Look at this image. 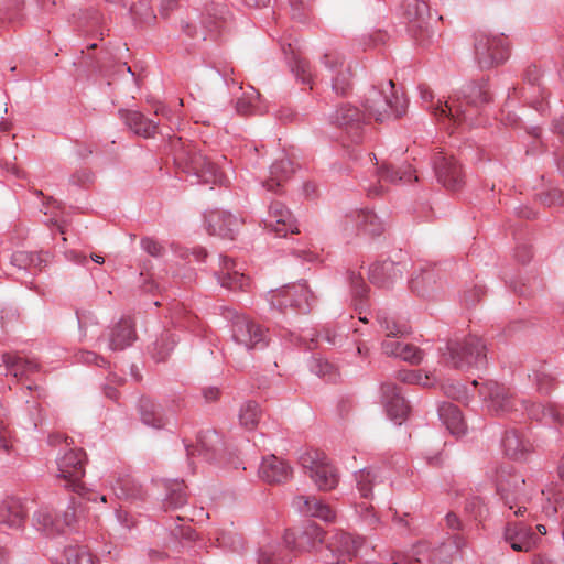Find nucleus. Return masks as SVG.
Here are the masks:
<instances>
[{
	"label": "nucleus",
	"mask_w": 564,
	"mask_h": 564,
	"mask_svg": "<svg viewBox=\"0 0 564 564\" xmlns=\"http://www.w3.org/2000/svg\"><path fill=\"white\" fill-rule=\"evenodd\" d=\"M491 101V94L486 82L466 85L459 95L438 101L433 107L437 120H447L453 126H459L471 119L474 109Z\"/></svg>",
	"instance_id": "f257e3e1"
},
{
	"label": "nucleus",
	"mask_w": 564,
	"mask_h": 564,
	"mask_svg": "<svg viewBox=\"0 0 564 564\" xmlns=\"http://www.w3.org/2000/svg\"><path fill=\"white\" fill-rule=\"evenodd\" d=\"M175 164L186 173L194 174L203 183L224 184L227 177L220 162L198 149L197 144L182 145L175 154Z\"/></svg>",
	"instance_id": "f03ea898"
},
{
	"label": "nucleus",
	"mask_w": 564,
	"mask_h": 564,
	"mask_svg": "<svg viewBox=\"0 0 564 564\" xmlns=\"http://www.w3.org/2000/svg\"><path fill=\"white\" fill-rule=\"evenodd\" d=\"M231 12L221 1H210L204 4L198 23L182 21L181 29L189 37L216 39L231 24Z\"/></svg>",
	"instance_id": "7ed1b4c3"
},
{
	"label": "nucleus",
	"mask_w": 564,
	"mask_h": 564,
	"mask_svg": "<svg viewBox=\"0 0 564 564\" xmlns=\"http://www.w3.org/2000/svg\"><path fill=\"white\" fill-rule=\"evenodd\" d=\"M408 101L399 96L392 80H388L381 88L372 87L365 98L364 108L369 118L382 122L392 117L399 118L405 113Z\"/></svg>",
	"instance_id": "20e7f679"
},
{
	"label": "nucleus",
	"mask_w": 564,
	"mask_h": 564,
	"mask_svg": "<svg viewBox=\"0 0 564 564\" xmlns=\"http://www.w3.org/2000/svg\"><path fill=\"white\" fill-rule=\"evenodd\" d=\"M485 348L480 338L469 336L462 343L449 344L443 361L456 369L482 368L486 365Z\"/></svg>",
	"instance_id": "39448f33"
},
{
	"label": "nucleus",
	"mask_w": 564,
	"mask_h": 564,
	"mask_svg": "<svg viewBox=\"0 0 564 564\" xmlns=\"http://www.w3.org/2000/svg\"><path fill=\"white\" fill-rule=\"evenodd\" d=\"M479 392L487 412L491 415H513L514 419L519 416V405L523 404L519 403V400L505 386L496 381H488L481 384Z\"/></svg>",
	"instance_id": "423d86ee"
},
{
	"label": "nucleus",
	"mask_w": 564,
	"mask_h": 564,
	"mask_svg": "<svg viewBox=\"0 0 564 564\" xmlns=\"http://www.w3.org/2000/svg\"><path fill=\"white\" fill-rule=\"evenodd\" d=\"M509 48L502 35L490 36L484 31L475 35V57L480 68L487 69L503 63Z\"/></svg>",
	"instance_id": "0eeeda50"
},
{
	"label": "nucleus",
	"mask_w": 564,
	"mask_h": 564,
	"mask_svg": "<svg viewBox=\"0 0 564 564\" xmlns=\"http://www.w3.org/2000/svg\"><path fill=\"white\" fill-rule=\"evenodd\" d=\"M300 464L310 473L311 479L321 490H330L338 484L335 468L318 449H310L300 456Z\"/></svg>",
	"instance_id": "6e6552de"
},
{
	"label": "nucleus",
	"mask_w": 564,
	"mask_h": 564,
	"mask_svg": "<svg viewBox=\"0 0 564 564\" xmlns=\"http://www.w3.org/2000/svg\"><path fill=\"white\" fill-rule=\"evenodd\" d=\"M86 454L82 448L69 447L56 457V476L66 481V486L74 491L83 488L82 479L85 476Z\"/></svg>",
	"instance_id": "1a4fd4ad"
},
{
	"label": "nucleus",
	"mask_w": 564,
	"mask_h": 564,
	"mask_svg": "<svg viewBox=\"0 0 564 564\" xmlns=\"http://www.w3.org/2000/svg\"><path fill=\"white\" fill-rule=\"evenodd\" d=\"M290 297V307L306 313L312 307L315 299L306 282H299L291 285L282 286L270 292V303L273 307L283 311L288 307L284 300Z\"/></svg>",
	"instance_id": "9d476101"
},
{
	"label": "nucleus",
	"mask_w": 564,
	"mask_h": 564,
	"mask_svg": "<svg viewBox=\"0 0 564 564\" xmlns=\"http://www.w3.org/2000/svg\"><path fill=\"white\" fill-rule=\"evenodd\" d=\"M524 485L525 481L520 475L512 474L507 468L498 471L497 490L510 510L517 508L514 511L517 517L523 516L527 512V508L521 506L524 499Z\"/></svg>",
	"instance_id": "9b49d317"
},
{
	"label": "nucleus",
	"mask_w": 564,
	"mask_h": 564,
	"mask_svg": "<svg viewBox=\"0 0 564 564\" xmlns=\"http://www.w3.org/2000/svg\"><path fill=\"white\" fill-rule=\"evenodd\" d=\"M324 540V531L314 522L296 529L286 530L283 536L285 547L294 554L312 551Z\"/></svg>",
	"instance_id": "f8f14e48"
},
{
	"label": "nucleus",
	"mask_w": 564,
	"mask_h": 564,
	"mask_svg": "<svg viewBox=\"0 0 564 564\" xmlns=\"http://www.w3.org/2000/svg\"><path fill=\"white\" fill-rule=\"evenodd\" d=\"M321 64L330 73L333 89L339 95L347 94L351 88L350 63L337 52H327L322 56Z\"/></svg>",
	"instance_id": "ddd939ff"
},
{
	"label": "nucleus",
	"mask_w": 564,
	"mask_h": 564,
	"mask_svg": "<svg viewBox=\"0 0 564 564\" xmlns=\"http://www.w3.org/2000/svg\"><path fill=\"white\" fill-rule=\"evenodd\" d=\"M232 337L236 343L247 349L263 348L267 345V332L256 322L237 316L232 324Z\"/></svg>",
	"instance_id": "4468645a"
},
{
	"label": "nucleus",
	"mask_w": 564,
	"mask_h": 564,
	"mask_svg": "<svg viewBox=\"0 0 564 564\" xmlns=\"http://www.w3.org/2000/svg\"><path fill=\"white\" fill-rule=\"evenodd\" d=\"M503 539L516 552H530L540 541L532 527L522 521L508 520Z\"/></svg>",
	"instance_id": "2eb2a0df"
},
{
	"label": "nucleus",
	"mask_w": 564,
	"mask_h": 564,
	"mask_svg": "<svg viewBox=\"0 0 564 564\" xmlns=\"http://www.w3.org/2000/svg\"><path fill=\"white\" fill-rule=\"evenodd\" d=\"M263 224L265 229L275 232L280 237L299 232L294 216L281 202L271 203Z\"/></svg>",
	"instance_id": "dca6fc26"
},
{
	"label": "nucleus",
	"mask_w": 564,
	"mask_h": 564,
	"mask_svg": "<svg viewBox=\"0 0 564 564\" xmlns=\"http://www.w3.org/2000/svg\"><path fill=\"white\" fill-rule=\"evenodd\" d=\"M206 229L209 235L234 240L241 227V220L226 212L213 210L205 216Z\"/></svg>",
	"instance_id": "f3484780"
},
{
	"label": "nucleus",
	"mask_w": 564,
	"mask_h": 564,
	"mask_svg": "<svg viewBox=\"0 0 564 564\" xmlns=\"http://www.w3.org/2000/svg\"><path fill=\"white\" fill-rule=\"evenodd\" d=\"M435 173L440 183L447 189L457 191L464 184L462 167L454 156L438 152L434 158Z\"/></svg>",
	"instance_id": "a211bd4d"
},
{
	"label": "nucleus",
	"mask_w": 564,
	"mask_h": 564,
	"mask_svg": "<svg viewBox=\"0 0 564 564\" xmlns=\"http://www.w3.org/2000/svg\"><path fill=\"white\" fill-rule=\"evenodd\" d=\"M33 521L39 530L46 533L63 532L76 521V510L74 507L67 508L63 519H59L52 509L44 507L34 513Z\"/></svg>",
	"instance_id": "6ab92c4d"
},
{
	"label": "nucleus",
	"mask_w": 564,
	"mask_h": 564,
	"mask_svg": "<svg viewBox=\"0 0 564 564\" xmlns=\"http://www.w3.org/2000/svg\"><path fill=\"white\" fill-rule=\"evenodd\" d=\"M382 402L386 406L387 413L391 420L401 424L410 411V406L405 399L401 395L399 388L390 382L383 383Z\"/></svg>",
	"instance_id": "aec40b11"
},
{
	"label": "nucleus",
	"mask_w": 564,
	"mask_h": 564,
	"mask_svg": "<svg viewBox=\"0 0 564 564\" xmlns=\"http://www.w3.org/2000/svg\"><path fill=\"white\" fill-rule=\"evenodd\" d=\"M335 122L338 127L346 130L352 141H359L361 137V127L364 116L359 109L350 105H343L336 110Z\"/></svg>",
	"instance_id": "412c9836"
},
{
	"label": "nucleus",
	"mask_w": 564,
	"mask_h": 564,
	"mask_svg": "<svg viewBox=\"0 0 564 564\" xmlns=\"http://www.w3.org/2000/svg\"><path fill=\"white\" fill-rule=\"evenodd\" d=\"M259 476L269 484H281L291 478L292 469L284 460L275 455H270L263 458L259 468Z\"/></svg>",
	"instance_id": "4be33fe9"
},
{
	"label": "nucleus",
	"mask_w": 564,
	"mask_h": 564,
	"mask_svg": "<svg viewBox=\"0 0 564 564\" xmlns=\"http://www.w3.org/2000/svg\"><path fill=\"white\" fill-rule=\"evenodd\" d=\"M237 264L227 257L223 258L218 280L224 288L230 290H243L249 284V278L236 269Z\"/></svg>",
	"instance_id": "5701e85b"
},
{
	"label": "nucleus",
	"mask_w": 564,
	"mask_h": 564,
	"mask_svg": "<svg viewBox=\"0 0 564 564\" xmlns=\"http://www.w3.org/2000/svg\"><path fill=\"white\" fill-rule=\"evenodd\" d=\"M296 508L311 517L319 518L326 522L334 521L336 514L330 506L322 502L315 497L300 496L294 501Z\"/></svg>",
	"instance_id": "b1692460"
},
{
	"label": "nucleus",
	"mask_w": 564,
	"mask_h": 564,
	"mask_svg": "<svg viewBox=\"0 0 564 564\" xmlns=\"http://www.w3.org/2000/svg\"><path fill=\"white\" fill-rule=\"evenodd\" d=\"M2 361L9 375L18 380L29 377V375L39 371L40 366L33 360L24 359L18 354L6 352L2 355Z\"/></svg>",
	"instance_id": "393cba45"
},
{
	"label": "nucleus",
	"mask_w": 564,
	"mask_h": 564,
	"mask_svg": "<svg viewBox=\"0 0 564 564\" xmlns=\"http://www.w3.org/2000/svg\"><path fill=\"white\" fill-rule=\"evenodd\" d=\"M25 509L19 499L8 498L0 503V523L18 529L25 520Z\"/></svg>",
	"instance_id": "a878e982"
},
{
	"label": "nucleus",
	"mask_w": 564,
	"mask_h": 564,
	"mask_svg": "<svg viewBox=\"0 0 564 564\" xmlns=\"http://www.w3.org/2000/svg\"><path fill=\"white\" fill-rule=\"evenodd\" d=\"M401 275L400 268L390 260L373 263L369 271L370 281L380 286H389L392 282L400 279Z\"/></svg>",
	"instance_id": "bb28decb"
},
{
	"label": "nucleus",
	"mask_w": 564,
	"mask_h": 564,
	"mask_svg": "<svg viewBox=\"0 0 564 564\" xmlns=\"http://www.w3.org/2000/svg\"><path fill=\"white\" fill-rule=\"evenodd\" d=\"M293 171V162L291 159L282 158L278 160L271 165L270 175L263 182V186L270 192H278L292 175Z\"/></svg>",
	"instance_id": "cd10ccee"
},
{
	"label": "nucleus",
	"mask_w": 564,
	"mask_h": 564,
	"mask_svg": "<svg viewBox=\"0 0 564 564\" xmlns=\"http://www.w3.org/2000/svg\"><path fill=\"white\" fill-rule=\"evenodd\" d=\"M135 339L133 324L130 319H121L109 333V349L121 350L130 346Z\"/></svg>",
	"instance_id": "c85d7f7f"
},
{
	"label": "nucleus",
	"mask_w": 564,
	"mask_h": 564,
	"mask_svg": "<svg viewBox=\"0 0 564 564\" xmlns=\"http://www.w3.org/2000/svg\"><path fill=\"white\" fill-rule=\"evenodd\" d=\"M404 17L413 28L425 30L431 19L430 8L427 3L422 0H405Z\"/></svg>",
	"instance_id": "c756f323"
},
{
	"label": "nucleus",
	"mask_w": 564,
	"mask_h": 564,
	"mask_svg": "<svg viewBox=\"0 0 564 564\" xmlns=\"http://www.w3.org/2000/svg\"><path fill=\"white\" fill-rule=\"evenodd\" d=\"M411 290L421 297H432L440 289V281L433 269L422 270L411 280Z\"/></svg>",
	"instance_id": "7c9ffc66"
},
{
	"label": "nucleus",
	"mask_w": 564,
	"mask_h": 564,
	"mask_svg": "<svg viewBox=\"0 0 564 564\" xmlns=\"http://www.w3.org/2000/svg\"><path fill=\"white\" fill-rule=\"evenodd\" d=\"M122 118L126 124L138 135L152 138L158 133L159 124L139 111H124Z\"/></svg>",
	"instance_id": "2f4dec72"
},
{
	"label": "nucleus",
	"mask_w": 564,
	"mask_h": 564,
	"mask_svg": "<svg viewBox=\"0 0 564 564\" xmlns=\"http://www.w3.org/2000/svg\"><path fill=\"white\" fill-rule=\"evenodd\" d=\"M438 413L441 420L453 435L460 436L465 434L467 425L457 405L444 403L440 406Z\"/></svg>",
	"instance_id": "473e14b6"
},
{
	"label": "nucleus",
	"mask_w": 564,
	"mask_h": 564,
	"mask_svg": "<svg viewBox=\"0 0 564 564\" xmlns=\"http://www.w3.org/2000/svg\"><path fill=\"white\" fill-rule=\"evenodd\" d=\"M505 454L513 459H521L531 449V444L517 430L508 431L502 441Z\"/></svg>",
	"instance_id": "72a5a7b5"
},
{
	"label": "nucleus",
	"mask_w": 564,
	"mask_h": 564,
	"mask_svg": "<svg viewBox=\"0 0 564 564\" xmlns=\"http://www.w3.org/2000/svg\"><path fill=\"white\" fill-rule=\"evenodd\" d=\"M139 412L141 421L154 429H161L167 422L161 405L150 399L143 398L140 400Z\"/></svg>",
	"instance_id": "f704fd0d"
},
{
	"label": "nucleus",
	"mask_w": 564,
	"mask_h": 564,
	"mask_svg": "<svg viewBox=\"0 0 564 564\" xmlns=\"http://www.w3.org/2000/svg\"><path fill=\"white\" fill-rule=\"evenodd\" d=\"M354 221L358 230L371 237L381 235L384 229L382 221L370 210L358 212L355 215Z\"/></svg>",
	"instance_id": "c9c22d12"
},
{
	"label": "nucleus",
	"mask_w": 564,
	"mask_h": 564,
	"mask_svg": "<svg viewBox=\"0 0 564 564\" xmlns=\"http://www.w3.org/2000/svg\"><path fill=\"white\" fill-rule=\"evenodd\" d=\"M519 403L523 404L519 405V410L523 409L527 412L528 416L531 419L544 420L550 417L554 422L563 423L562 414L554 406L544 408L541 404H529L528 402L524 401H519Z\"/></svg>",
	"instance_id": "e433bc0d"
},
{
	"label": "nucleus",
	"mask_w": 564,
	"mask_h": 564,
	"mask_svg": "<svg viewBox=\"0 0 564 564\" xmlns=\"http://www.w3.org/2000/svg\"><path fill=\"white\" fill-rule=\"evenodd\" d=\"M291 558L282 555V549L275 544L263 545L258 552V564H289Z\"/></svg>",
	"instance_id": "4c0bfd02"
},
{
	"label": "nucleus",
	"mask_w": 564,
	"mask_h": 564,
	"mask_svg": "<svg viewBox=\"0 0 564 564\" xmlns=\"http://www.w3.org/2000/svg\"><path fill=\"white\" fill-rule=\"evenodd\" d=\"M65 564H96L94 555L85 546H68L64 551Z\"/></svg>",
	"instance_id": "58836bf2"
},
{
	"label": "nucleus",
	"mask_w": 564,
	"mask_h": 564,
	"mask_svg": "<svg viewBox=\"0 0 564 564\" xmlns=\"http://www.w3.org/2000/svg\"><path fill=\"white\" fill-rule=\"evenodd\" d=\"M261 412L259 405L256 402L249 401L242 405L239 414L241 425L252 430L257 426Z\"/></svg>",
	"instance_id": "ea45409f"
},
{
	"label": "nucleus",
	"mask_w": 564,
	"mask_h": 564,
	"mask_svg": "<svg viewBox=\"0 0 564 564\" xmlns=\"http://www.w3.org/2000/svg\"><path fill=\"white\" fill-rule=\"evenodd\" d=\"M292 72L303 84L313 83V73L310 62L301 55L292 57Z\"/></svg>",
	"instance_id": "a19ab883"
},
{
	"label": "nucleus",
	"mask_w": 564,
	"mask_h": 564,
	"mask_svg": "<svg viewBox=\"0 0 564 564\" xmlns=\"http://www.w3.org/2000/svg\"><path fill=\"white\" fill-rule=\"evenodd\" d=\"M401 380L408 383H416L423 387H432L440 378L436 376V371L423 373L421 370H414L405 372Z\"/></svg>",
	"instance_id": "79ce46f5"
},
{
	"label": "nucleus",
	"mask_w": 564,
	"mask_h": 564,
	"mask_svg": "<svg viewBox=\"0 0 564 564\" xmlns=\"http://www.w3.org/2000/svg\"><path fill=\"white\" fill-rule=\"evenodd\" d=\"M13 444V435L10 429L7 411L0 404V449L10 451Z\"/></svg>",
	"instance_id": "37998d69"
},
{
	"label": "nucleus",
	"mask_w": 564,
	"mask_h": 564,
	"mask_svg": "<svg viewBox=\"0 0 564 564\" xmlns=\"http://www.w3.org/2000/svg\"><path fill=\"white\" fill-rule=\"evenodd\" d=\"M39 259L40 262H47V254L33 253L29 251H17L12 254L11 262L18 268H30L34 263V260Z\"/></svg>",
	"instance_id": "c03bdc74"
},
{
	"label": "nucleus",
	"mask_w": 564,
	"mask_h": 564,
	"mask_svg": "<svg viewBox=\"0 0 564 564\" xmlns=\"http://www.w3.org/2000/svg\"><path fill=\"white\" fill-rule=\"evenodd\" d=\"M216 540L219 546L228 547L232 551H238L242 542L241 536L232 529L220 530L216 533Z\"/></svg>",
	"instance_id": "a18cd8bd"
},
{
	"label": "nucleus",
	"mask_w": 564,
	"mask_h": 564,
	"mask_svg": "<svg viewBox=\"0 0 564 564\" xmlns=\"http://www.w3.org/2000/svg\"><path fill=\"white\" fill-rule=\"evenodd\" d=\"M412 170L411 167H406V170L393 171L389 166H382L379 171L380 181L395 183L397 181L401 182H411L412 181Z\"/></svg>",
	"instance_id": "49530a36"
},
{
	"label": "nucleus",
	"mask_w": 564,
	"mask_h": 564,
	"mask_svg": "<svg viewBox=\"0 0 564 564\" xmlns=\"http://www.w3.org/2000/svg\"><path fill=\"white\" fill-rule=\"evenodd\" d=\"M356 479L361 497L368 498L371 494V486L376 480V475L371 470H360Z\"/></svg>",
	"instance_id": "de8ad7c7"
},
{
	"label": "nucleus",
	"mask_w": 564,
	"mask_h": 564,
	"mask_svg": "<svg viewBox=\"0 0 564 564\" xmlns=\"http://www.w3.org/2000/svg\"><path fill=\"white\" fill-rule=\"evenodd\" d=\"M397 357H400L401 359L410 364L417 365L423 359V352L421 349H419L416 346L412 344H403Z\"/></svg>",
	"instance_id": "09e8293b"
},
{
	"label": "nucleus",
	"mask_w": 564,
	"mask_h": 564,
	"mask_svg": "<svg viewBox=\"0 0 564 564\" xmlns=\"http://www.w3.org/2000/svg\"><path fill=\"white\" fill-rule=\"evenodd\" d=\"M379 323L384 329L387 337H398L406 333V327L404 325L400 326L387 316H379Z\"/></svg>",
	"instance_id": "8fccbe9b"
},
{
	"label": "nucleus",
	"mask_w": 564,
	"mask_h": 564,
	"mask_svg": "<svg viewBox=\"0 0 564 564\" xmlns=\"http://www.w3.org/2000/svg\"><path fill=\"white\" fill-rule=\"evenodd\" d=\"M349 281H350L351 290L354 293V297L359 301H362L364 299H366L368 290H367V286L364 282L362 278L355 272H350Z\"/></svg>",
	"instance_id": "3c124183"
},
{
	"label": "nucleus",
	"mask_w": 564,
	"mask_h": 564,
	"mask_svg": "<svg viewBox=\"0 0 564 564\" xmlns=\"http://www.w3.org/2000/svg\"><path fill=\"white\" fill-rule=\"evenodd\" d=\"M259 93L252 89V91L248 94L246 97L238 99L237 111L242 115L252 112L256 106V101L259 99Z\"/></svg>",
	"instance_id": "603ef678"
},
{
	"label": "nucleus",
	"mask_w": 564,
	"mask_h": 564,
	"mask_svg": "<svg viewBox=\"0 0 564 564\" xmlns=\"http://www.w3.org/2000/svg\"><path fill=\"white\" fill-rule=\"evenodd\" d=\"M47 443L52 447H57L59 445H64V447H63L64 451H68L69 447H74L73 438H70L67 435H64L62 433H58V432L51 433L48 435Z\"/></svg>",
	"instance_id": "864d4df0"
},
{
	"label": "nucleus",
	"mask_w": 564,
	"mask_h": 564,
	"mask_svg": "<svg viewBox=\"0 0 564 564\" xmlns=\"http://www.w3.org/2000/svg\"><path fill=\"white\" fill-rule=\"evenodd\" d=\"M132 13L135 18H138L141 22L150 23L155 19V17L152 14V11L143 3H140L139 6H133L131 8Z\"/></svg>",
	"instance_id": "5fc2aeb1"
},
{
	"label": "nucleus",
	"mask_w": 564,
	"mask_h": 564,
	"mask_svg": "<svg viewBox=\"0 0 564 564\" xmlns=\"http://www.w3.org/2000/svg\"><path fill=\"white\" fill-rule=\"evenodd\" d=\"M313 371L319 377L330 376L334 371V366L327 360L317 359L314 361Z\"/></svg>",
	"instance_id": "6e6d98bb"
},
{
	"label": "nucleus",
	"mask_w": 564,
	"mask_h": 564,
	"mask_svg": "<svg viewBox=\"0 0 564 564\" xmlns=\"http://www.w3.org/2000/svg\"><path fill=\"white\" fill-rule=\"evenodd\" d=\"M141 245L144 251H147L151 256L159 257L163 252V247L158 241L151 238L142 239Z\"/></svg>",
	"instance_id": "4d7b16f0"
},
{
	"label": "nucleus",
	"mask_w": 564,
	"mask_h": 564,
	"mask_svg": "<svg viewBox=\"0 0 564 564\" xmlns=\"http://www.w3.org/2000/svg\"><path fill=\"white\" fill-rule=\"evenodd\" d=\"M169 503L173 508H178L186 503V494L182 489L173 490L169 496Z\"/></svg>",
	"instance_id": "13d9d810"
},
{
	"label": "nucleus",
	"mask_w": 564,
	"mask_h": 564,
	"mask_svg": "<svg viewBox=\"0 0 564 564\" xmlns=\"http://www.w3.org/2000/svg\"><path fill=\"white\" fill-rule=\"evenodd\" d=\"M403 344L404 343L397 341V340H393V339H386L382 343V350L388 356H395L397 357V355L400 351V349L402 348Z\"/></svg>",
	"instance_id": "bf43d9fd"
},
{
	"label": "nucleus",
	"mask_w": 564,
	"mask_h": 564,
	"mask_svg": "<svg viewBox=\"0 0 564 564\" xmlns=\"http://www.w3.org/2000/svg\"><path fill=\"white\" fill-rule=\"evenodd\" d=\"M79 358L85 364H96L98 366H104L107 361L93 351H82Z\"/></svg>",
	"instance_id": "052dcab7"
},
{
	"label": "nucleus",
	"mask_w": 564,
	"mask_h": 564,
	"mask_svg": "<svg viewBox=\"0 0 564 564\" xmlns=\"http://www.w3.org/2000/svg\"><path fill=\"white\" fill-rule=\"evenodd\" d=\"M153 111L155 116H160L167 121H170L172 118L171 109L162 102H155L153 105Z\"/></svg>",
	"instance_id": "680f3d73"
},
{
	"label": "nucleus",
	"mask_w": 564,
	"mask_h": 564,
	"mask_svg": "<svg viewBox=\"0 0 564 564\" xmlns=\"http://www.w3.org/2000/svg\"><path fill=\"white\" fill-rule=\"evenodd\" d=\"M420 91H421L422 99L426 102H431L429 109L435 116L433 107L436 106L438 104V101L435 104L433 102L434 95H433L432 90H430L427 87H421Z\"/></svg>",
	"instance_id": "e2e57ef3"
},
{
	"label": "nucleus",
	"mask_w": 564,
	"mask_h": 564,
	"mask_svg": "<svg viewBox=\"0 0 564 564\" xmlns=\"http://www.w3.org/2000/svg\"><path fill=\"white\" fill-rule=\"evenodd\" d=\"M446 524L452 530H460L462 529V522L458 519V517L455 513H448L446 516Z\"/></svg>",
	"instance_id": "0e129e2a"
},
{
	"label": "nucleus",
	"mask_w": 564,
	"mask_h": 564,
	"mask_svg": "<svg viewBox=\"0 0 564 564\" xmlns=\"http://www.w3.org/2000/svg\"><path fill=\"white\" fill-rule=\"evenodd\" d=\"M443 389L445 393L454 399H462L463 398V391L460 388H456L453 384L443 386Z\"/></svg>",
	"instance_id": "69168bd1"
},
{
	"label": "nucleus",
	"mask_w": 564,
	"mask_h": 564,
	"mask_svg": "<svg viewBox=\"0 0 564 564\" xmlns=\"http://www.w3.org/2000/svg\"><path fill=\"white\" fill-rule=\"evenodd\" d=\"M218 395H219V390L217 388H206L204 390V398L207 400V401H215L218 399Z\"/></svg>",
	"instance_id": "338daca9"
},
{
	"label": "nucleus",
	"mask_w": 564,
	"mask_h": 564,
	"mask_svg": "<svg viewBox=\"0 0 564 564\" xmlns=\"http://www.w3.org/2000/svg\"><path fill=\"white\" fill-rule=\"evenodd\" d=\"M550 194L553 196V199L551 200L552 204L564 203V193H562L561 191L553 189Z\"/></svg>",
	"instance_id": "774afa93"
}]
</instances>
